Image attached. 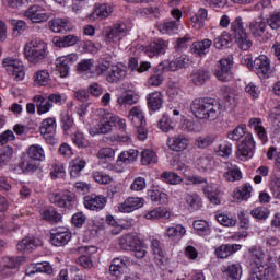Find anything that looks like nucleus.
Returning <instances> with one entry per match:
<instances>
[{
	"instance_id": "1",
	"label": "nucleus",
	"mask_w": 280,
	"mask_h": 280,
	"mask_svg": "<svg viewBox=\"0 0 280 280\" xmlns=\"http://www.w3.org/2000/svg\"><path fill=\"white\" fill-rule=\"evenodd\" d=\"M94 127L91 128L90 135H108L113 132V126L118 128L120 132H126L128 125L126 118L115 115L104 108H98L94 112Z\"/></svg>"
},
{
	"instance_id": "2",
	"label": "nucleus",
	"mask_w": 280,
	"mask_h": 280,
	"mask_svg": "<svg viewBox=\"0 0 280 280\" xmlns=\"http://www.w3.org/2000/svg\"><path fill=\"white\" fill-rule=\"evenodd\" d=\"M190 112L196 119L215 121L222 115V105L213 98H195L190 104Z\"/></svg>"
},
{
	"instance_id": "3",
	"label": "nucleus",
	"mask_w": 280,
	"mask_h": 280,
	"mask_svg": "<svg viewBox=\"0 0 280 280\" xmlns=\"http://www.w3.org/2000/svg\"><path fill=\"white\" fill-rule=\"evenodd\" d=\"M96 73L97 75H105V80L109 84H117V82H121L126 78V65L103 60L98 62Z\"/></svg>"
},
{
	"instance_id": "4",
	"label": "nucleus",
	"mask_w": 280,
	"mask_h": 280,
	"mask_svg": "<svg viewBox=\"0 0 280 280\" xmlns=\"http://www.w3.org/2000/svg\"><path fill=\"white\" fill-rule=\"evenodd\" d=\"M24 56L31 65H40V62H45L47 56H49L47 43L43 39L28 42L24 46Z\"/></svg>"
},
{
	"instance_id": "5",
	"label": "nucleus",
	"mask_w": 280,
	"mask_h": 280,
	"mask_svg": "<svg viewBox=\"0 0 280 280\" xmlns=\"http://www.w3.org/2000/svg\"><path fill=\"white\" fill-rule=\"evenodd\" d=\"M33 102L36 104L37 115H47V113L54 108V104L57 106H62V104L67 102V94L51 93L47 98L40 94H37L33 97Z\"/></svg>"
},
{
	"instance_id": "6",
	"label": "nucleus",
	"mask_w": 280,
	"mask_h": 280,
	"mask_svg": "<svg viewBox=\"0 0 280 280\" xmlns=\"http://www.w3.org/2000/svg\"><path fill=\"white\" fill-rule=\"evenodd\" d=\"M118 245L122 250H132L133 257L137 259H143L148 254V247L140 242L135 234H125L119 237Z\"/></svg>"
},
{
	"instance_id": "7",
	"label": "nucleus",
	"mask_w": 280,
	"mask_h": 280,
	"mask_svg": "<svg viewBox=\"0 0 280 280\" xmlns=\"http://www.w3.org/2000/svg\"><path fill=\"white\" fill-rule=\"evenodd\" d=\"M242 65H246L248 69H254L259 78H270L272 68L270 67V59L266 55H260L254 61L248 57L242 60Z\"/></svg>"
},
{
	"instance_id": "8",
	"label": "nucleus",
	"mask_w": 280,
	"mask_h": 280,
	"mask_svg": "<svg viewBox=\"0 0 280 280\" xmlns=\"http://www.w3.org/2000/svg\"><path fill=\"white\" fill-rule=\"evenodd\" d=\"M2 67L9 75H12L15 82H22L25 80V69L23 62L14 57H7L2 60Z\"/></svg>"
},
{
	"instance_id": "9",
	"label": "nucleus",
	"mask_w": 280,
	"mask_h": 280,
	"mask_svg": "<svg viewBox=\"0 0 280 280\" xmlns=\"http://www.w3.org/2000/svg\"><path fill=\"white\" fill-rule=\"evenodd\" d=\"M255 138L253 135H247L245 140H241L237 144L236 158L238 161H250L255 156Z\"/></svg>"
},
{
	"instance_id": "10",
	"label": "nucleus",
	"mask_w": 280,
	"mask_h": 280,
	"mask_svg": "<svg viewBox=\"0 0 280 280\" xmlns=\"http://www.w3.org/2000/svg\"><path fill=\"white\" fill-rule=\"evenodd\" d=\"M24 16L32 23H47V21H49V19L54 16V13L43 9V7L38 4H34V5H31L24 12Z\"/></svg>"
},
{
	"instance_id": "11",
	"label": "nucleus",
	"mask_w": 280,
	"mask_h": 280,
	"mask_svg": "<svg viewBox=\"0 0 280 280\" xmlns=\"http://www.w3.org/2000/svg\"><path fill=\"white\" fill-rule=\"evenodd\" d=\"M49 201L57 207L65 209L66 207H71L75 200V194L71 191L61 192L54 190L48 195Z\"/></svg>"
},
{
	"instance_id": "12",
	"label": "nucleus",
	"mask_w": 280,
	"mask_h": 280,
	"mask_svg": "<svg viewBox=\"0 0 280 280\" xmlns=\"http://www.w3.org/2000/svg\"><path fill=\"white\" fill-rule=\"evenodd\" d=\"M231 67H233V58L228 57L219 61V66L214 71L215 78L220 82H231L233 74L231 73Z\"/></svg>"
},
{
	"instance_id": "13",
	"label": "nucleus",
	"mask_w": 280,
	"mask_h": 280,
	"mask_svg": "<svg viewBox=\"0 0 280 280\" xmlns=\"http://www.w3.org/2000/svg\"><path fill=\"white\" fill-rule=\"evenodd\" d=\"M128 34V27L121 22L113 24L105 28V37L107 43H119L124 36Z\"/></svg>"
},
{
	"instance_id": "14",
	"label": "nucleus",
	"mask_w": 280,
	"mask_h": 280,
	"mask_svg": "<svg viewBox=\"0 0 280 280\" xmlns=\"http://www.w3.org/2000/svg\"><path fill=\"white\" fill-rule=\"evenodd\" d=\"M171 14L173 19H176V21H170L160 24L159 31L162 34H176L178 32V27H180V19H183V12L178 9H174Z\"/></svg>"
},
{
	"instance_id": "15",
	"label": "nucleus",
	"mask_w": 280,
	"mask_h": 280,
	"mask_svg": "<svg viewBox=\"0 0 280 280\" xmlns=\"http://www.w3.org/2000/svg\"><path fill=\"white\" fill-rule=\"evenodd\" d=\"M145 205V199L141 197H128L124 202L118 203L117 211L120 213H132Z\"/></svg>"
},
{
	"instance_id": "16",
	"label": "nucleus",
	"mask_w": 280,
	"mask_h": 280,
	"mask_svg": "<svg viewBox=\"0 0 280 280\" xmlns=\"http://www.w3.org/2000/svg\"><path fill=\"white\" fill-rule=\"evenodd\" d=\"M71 241V232L67 228L51 230L50 244L52 246H66Z\"/></svg>"
},
{
	"instance_id": "17",
	"label": "nucleus",
	"mask_w": 280,
	"mask_h": 280,
	"mask_svg": "<svg viewBox=\"0 0 280 280\" xmlns=\"http://www.w3.org/2000/svg\"><path fill=\"white\" fill-rule=\"evenodd\" d=\"M106 197L103 195H88L83 199L85 209H89L90 211H102V209L106 207Z\"/></svg>"
},
{
	"instance_id": "18",
	"label": "nucleus",
	"mask_w": 280,
	"mask_h": 280,
	"mask_svg": "<svg viewBox=\"0 0 280 280\" xmlns=\"http://www.w3.org/2000/svg\"><path fill=\"white\" fill-rule=\"evenodd\" d=\"M48 27L50 32H54V34H62L65 32H70V30L73 28L71 26V21H69V18H56L48 22Z\"/></svg>"
},
{
	"instance_id": "19",
	"label": "nucleus",
	"mask_w": 280,
	"mask_h": 280,
	"mask_svg": "<svg viewBox=\"0 0 280 280\" xmlns=\"http://www.w3.org/2000/svg\"><path fill=\"white\" fill-rule=\"evenodd\" d=\"M167 147L172 152H185L189 148V138L183 135L173 136L168 138Z\"/></svg>"
},
{
	"instance_id": "20",
	"label": "nucleus",
	"mask_w": 280,
	"mask_h": 280,
	"mask_svg": "<svg viewBox=\"0 0 280 280\" xmlns=\"http://www.w3.org/2000/svg\"><path fill=\"white\" fill-rule=\"evenodd\" d=\"M127 119L135 128H144L145 126V116L141 106L132 107L127 115Z\"/></svg>"
},
{
	"instance_id": "21",
	"label": "nucleus",
	"mask_w": 280,
	"mask_h": 280,
	"mask_svg": "<svg viewBox=\"0 0 280 280\" xmlns=\"http://www.w3.org/2000/svg\"><path fill=\"white\" fill-rule=\"evenodd\" d=\"M77 250L79 252V255H81V257H79V264L83 268H91L93 266V260H91V255H93L94 253H97V247L81 246L77 248Z\"/></svg>"
},
{
	"instance_id": "22",
	"label": "nucleus",
	"mask_w": 280,
	"mask_h": 280,
	"mask_svg": "<svg viewBox=\"0 0 280 280\" xmlns=\"http://www.w3.org/2000/svg\"><path fill=\"white\" fill-rule=\"evenodd\" d=\"M37 246H40V241L32 236H26L18 242L16 250L18 253L25 255V253H32V250H35Z\"/></svg>"
},
{
	"instance_id": "23",
	"label": "nucleus",
	"mask_w": 280,
	"mask_h": 280,
	"mask_svg": "<svg viewBox=\"0 0 280 280\" xmlns=\"http://www.w3.org/2000/svg\"><path fill=\"white\" fill-rule=\"evenodd\" d=\"M187 233V229L183 224H175L166 228L164 237H167L170 242H179Z\"/></svg>"
},
{
	"instance_id": "24",
	"label": "nucleus",
	"mask_w": 280,
	"mask_h": 280,
	"mask_svg": "<svg viewBox=\"0 0 280 280\" xmlns=\"http://www.w3.org/2000/svg\"><path fill=\"white\" fill-rule=\"evenodd\" d=\"M113 14V7L110 4H95L92 14H90L91 21H104Z\"/></svg>"
},
{
	"instance_id": "25",
	"label": "nucleus",
	"mask_w": 280,
	"mask_h": 280,
	"mask_svg": "<svg viewBox=\"0 0 280 280\" xmlns=\"http://www.w3.org/2000/svg\"><path fill=\"white\" fill-rule=\"evenodd\" d=\"M253 196V185L245 183L233 191V199L236 202H246Z\"/></svg>"
},
{
	"instance_id": "26",
	"label": "nucleus",
	"mask_w": 280,
	"mask_h": 280,
	"mask_svg": "<svg viewBox=\"0 0 280 280\" xmlns=\"http://www.w3.org/2000/svg\"><path fill=\"white\" fill-rule=\"evenodd\" d=\"M145 100L149 110L156 112L163 108V93L160 91L149 93Z\"/></svg>"
},
{
	"instance_id": "27",
	"label": "nucleus",
	"mask_w": 280,
	"mask_h": 280,
	"mask_svg": "<svg viewBox=\"0 0 280 280\" xmlns=\"http://www.w3.org/2000/svg\"><path fill=\"white\" fill-rule=\"evenodd\" d=\"M184 206L188 211H198L202 207V199L196 192H188L184 196Z\"/></svg>"
},
{
	"instance_id": "28",
	"label": "nucleus",
	"mask_w": 280,
	"mask_h": 280,
	"mask_svg": "<svg viewBox=\"0 0 280 280\" xmlns=\"http://www.w3.org/2000/svg\"><path fill=\"white\" fill-rule=\"evenodd\" d=\"M166 49L167 42L163 39H156L147 47L145 51L149 58H154V56H159V54H165Z\"/></svg>"
},
{
	"instance_id": "29",
	"label": "nucleus",
	"mask_w": 280,
	"mask_h": 280,
	"mask_svg": "<svg viewBox=\"0 0 280 280\" xmlns=\"http://www.w3.org/2000/svg\"><path fill=\"white\" fill-rule=\"evenodd\" d=\"M26 275H36V272H44L45 275H51L54 267L48 261L31 264L26 270Z\"/></svg>"
},
{
	"instance_id": "30",
	"label": "nucleus",
	"mask_w": 280,
	"mask_h": 280,
	"mask_svg": "<svg viewBox=\"0 0 280 280\" xmlns=\"http://www.w3.org/2000/svg\"><path fill=\"white\" fill-rule=\"evenodd\" d=\"M79 40H80V36L70 34V35H65L62 37H55L52 39V43L55 47L65 48V47H73L74 45H78Z\"/></svg>"
},
{
	"instance_id": "31",
	"label": "nucleus",
	"mask_w": 280,
	"mask_h": 280,
	"mask_svg": "<svg viewBox=\"0 0 280 280\" xmlns=\"http://www.w3.org/2000/svg\"><path fill=\"white\" fill-rule=\"evenodd\" d=\"M86 167V161L82 158H75L69 163V172L71 178H80L82 170Z\"/></svg>"
},
{
	"instance_id": "32",
	"label": "nucleus",
	"mask_w": 280,
	"mask_h": 280,
	"mask_svg": "<svg viewBox=\"0 0 280 280\" xmlns=\"http://www.w3.org/2000/svg\"><path fill=\"white\" fill-rule=\"evenodd\" d=\"M144 218L145 220H170L172 218V212L166 208H155L147 211Z\"/></svg>"
},
{
	"instance_id": "33",
	"label": "nucleus",
	"mask_w": 280,
	"mask_h": 280,
	"mask_svg": "<svg viewBox=\"0 0 280 280\" xmlns=\"http://www.w3.org/2000/svg\"><path fill=\"white\" fill-rule=\"evenodd\" d=\"M242 249V245L233 244V245H221L215 249V255L219 259H226V257H231L233 253H237V250Z\"/></svg>"
},
{
	"instance_id": "34",
	"label": "nucleus",
	"mask_w": 280,
	"mask_h": 280,
	"mask_svg": "<svg viewBox=\"0 0 280 280\" xmlns=\"http://www.w3.org/2000/svg\"><path fill=\"white\" fill-rule=\"evenodd\" d=\"M210 77L211 75L209 71L203 69H196L191 71L189 79L190 82L195 84V86H202V84H205V82H207V80H209Z\"/></svg>"
},
{
	"instance_id": "35",
	"label": "nucleus",
	"mask_w": 280,
	"mask_h": 280,
	"mask_svg": "<svg viewBox=\"0 0 280 280\" xmlns=\"http://www.w3.org/2000/svg\"><path fill=\"white\" fill-rule=\"evenodd\" d=\"M207 16H209L207 9L200 8L195 15L190 18V25L194 30H202V27H205Z\"/></svg>"
},
{
	"instance_id": "36",
	"label": "nucleus",
	"mask_w": 280,
	"mask_h": 280,
	"mask_svg": "<svg viewBox=\"0 0 280 280\" xmlns=\"http://www.w3.org/2000/svg\"><path fill=\"white\" fill-rule=\"evenodd\" d=\"M166 95L171 102H183L184 92L176 82L171 81L167 83Z\"/></svg>"
},
{
	"instance_id": "37",
	"label": "nucleus",
	"mask_w": 280,
	"mask_h": 280,
	"mask_svg": "<svg viewBox=\"0 0 280 280\" xmlns=\"http://www.w3.org/2000/svg\"><path fill=\"white\" fill-rule=\"evenodd\" d=\"M211 45H213L211 39L195 42L192 43V52L196 54V56H200L202 58V56H207V54H209Z\"/></svg>"
},
{
	"instance_id": "38",
	"label": "nucleus",
	"mask_w": 280,
	"mask_h": 280,
	"mask_svg": "<svg viewBox=\"0 0 280 280\" xmlns=\"http://www.w3.org/2000/svg\"><path fill=\"white\" fill-rule=\"evenodd\" d=\"M249 128H252V130H255L257 137L260 139V141H262V143L268 142V135L266 133L264 125H261V119L252 118L249 120Z\"/></svg>"
},
{
	"instance_id": "39",
	"label": "nucleus",
	"mask_w": 280,
	"mask_h": 280,
	"mask_svg": "<svg viewBox=\"0 0 280 280\" xmlns=\"http://www.w3.org/2000/svg\"><path fill=\"white\" fill-rule=\"evenodd\" d=\"M226 171L223 176L228 183H235L237 180H242V171L240 167L233 164H226Z\"/></svg>"
},
{
	"instance_id": "40",
	"label": "nucleus",
	"mask_w": 280,
	"mask_h": 280,
	"mask_svg": "<svg viewBox=\"0 0 280 280\" xmlns=\"http://www.w3.org/2000/svg\"><path fill=\"white\" fill-rule=\"evenodd\" d=\"M33 82L35 86H47L51 82L49 70H37L33 75Z\"/></svg>"
},
{
	"instance_id": "41",
	"label": "nucleus",
	"mask_w": 280,
	"mask_h": 280,
	"mask_svg": "<svg viewBox=\"0 0 280 280\" xmlns=\"http://www.w3.org/2000/svg\"><path fill=\"white\" fill-rule=\"evenodd\" d=\"M138 156H139V151L135 149L122 151L117 158L116 165H121V163H125V165L135 163Z\"/></svg>"
},
{
	"instance_id": "42",
	"label": "nucleus",
	"mask_w": 280,
	"mask_h": 280,
	"mask_svg": "<svg viewBox=\"0 0 280 280\" xmlns=\"http://www.w3.org/2000/svg\"><path fill=\"white\" fill-rule=\"evenodd\" d=\"M189 56L187 55H180L175 58V60L170 61L168 63V70L170 71H178L180 69H186V67H189Z\"/></svg>"
},
{
	"instance_id": "43",
	"label": "nucleus",
	"mask_w": 280,
	"mask_h": 280,
	"mask_svg": "<svg viewBox=\"0 0 280 280\" xmlns=\"http://www.w3.org/2000/svg\"><path fill=\"white\" fill-rule=\"evenodd\" d=\"M234 42L242 51H248L253 47V42L250 40V35L248 33H241L234 35Z\"/></svg>"
},
{
	"instance_id": "44",
	"label": "nucleus",
	"mask_w": 280,
	"mask_h": 280,
	"mask_svg": "<svg viewBox=\"0 0 280 280\" xmlns=\"http://www.w3.org/2000/svg\"><path fill=\"white\" fill-rule=\"evenodd\" d=\"M140 156L141 165H154L159 163V156L152 149H143Z\"/></svg>"
},
{
	"instance_id": "45",
	"label": "nucleus",
	"mask_w": 280,
	"mask_h": 280,
	"mask_svg": "<svg viewBox=\"0 0 280 280\" xmlns=\"http://www.w3.org/2000/svg\"><path fill=\"white\" fill-rule=\"evenodd\" d=\"M253 135L246 131V125H241L236 127L234 130L228 132V139L231 141H245L246 136Z\"/></svg>"
},
{
	"instance_id": "46",
	"label": "nucleus",
	"mask_w": 280,
	"mask_h": 280,
	"mask_svg": "<svg viewBox=\"0 0 280 280\" xmlns=\"http://www.w3.org/2000/svg\"><path fill=\"white\" fill-rule=\"evenodd\" d=\"M223 272L231 280L242 279V266L240 264H232L223 267Z\"/></svg>"
},
{
	"instance_id": "47",
	"label": "nucleus",
	"mask_w": 280,
	"mask_h": 280,
	"mask_svg": "<svg viewBox=\"0 0 280 280\" xmlns=\"http://www.w3.org/2000/svg\"><path fill=\"white\" fill-rule=\"evenodd\" d=\"M203 192L212 205H220V190H218V186L208 185L203 188Z\"/></svg>"
},
{
	"instance_id": "48",
	"label": "nucleus",
	"mask_w": 280,
	"mask_h": 280,
	"mask_svg": "<svg viewBox=\"0 0 280 280\" xmlns=\"http://www.w3.org/2000/svg\"><path fill=\"white\" fill-rule=\"evenodd\" d=\"M147 196L151 202H159L160 205L170 202V197L161 190H148Z\"/></svg>"
},
{
	"instance_id": "49",
	"label": "nucleus",
	"mask_w": 280,
	"mask_h": 280,
	"mask_svg": "<svg viewBox=\"0 0 280 280\" xmlns=\"http://www.w3.org/2000/svg\"><path fill=\"white\" fill-rule=\"evenodd\" d=\"M27 156L32 161H45V149L40 144H32L27 150Z\"/></svg>"
},
{
	"instance_id": "50",
	"label": "nucleus",
	"mask_w": 280,
	"mask_h": 280,
	"mask_svg": "<svg viewBox=\"0 0 280 280\" xmlns=\"http://www.w3.org/2000/svg\"><path fill=\"white\" fill-rule=\"evenodd\" d=\"M249 31L253 36H261L266 32V21L262 18H257L249 23Z\"/></svg>"
},
{
	"instance_id": "51",
	"label": "nucleus",
	"mask_w": 280,
	"mask_h": 280,
	"mask_svg": "<svg viewBox=\"0 0 280 280\" xmlns=\"http://www.w3.org/2000/svg\"><path fill=\"white\" fill-rule=\"evenodd\" d=\"M40 215L47 222H60L62 220V214L58 213L54 208H44L40 211Z\"/></svg>"
},
{
	"instance_id": "52",
	"label": "nucleus",
	"mask_w": 280,
	"mask_h": 280,
	"mask_svg": "<svg viewBox=\"0 0 280 280\" xmlns=\"http://www.w3.org/2000/svg\"><path fill=\"white\" fill-rule=\"evenodd\" d=\"M192 226L198 235H211V224L205 220H196Z\"/></svg>"
},
{
	"instance_id": "53",
	"label": "nucleus",
	"mask_w": 280,
	"mask_h": 280,
	"mask_svg": "<svg viewBox=\"0 0 280 280\" xmlns=\"http://www.w3.org/2000/svg\"><path fill=\"white\" fill-rule=\"evenodd\" d=\"M195 165L197 170H200L201 172H211V170H213V160L202 155L195 161Z\"/></svg>"
},
{
	"instance_id": "54",
	"label": "nucleus",
	"mask_w": 280,
	"mask_h": 280,
	"mask_svg": "<svg viewBox=\"0 0 280 280\" xmlns=\"http://www.w3.org/2000/svg\"><path fill=\"white\" fill-rule=\"evenodd\" d=\"M182 128L186 132H202V122L192 119H184Z\"/></svg>"
},
{
	"instance_id": "55",
	"label": "nucleus",
	"mask_w": 280,
	"mask_h": 280,
	"mask_svg": "<svg viewBox=\"0 0 280 280\" xmlns=\"http://www.w3.org/2000/svg\"><path fill=\"white\" fill-rule=\"evenodd\" d=\"M56 118L49 117L42 121L40 132L43 135H54L56 132Z\"/></svg>"
},
{
	"instance_id": "56",
	"label": "nucleus",
	"mask_w": 280,
	"mask_h": 280,
	"mask_svg": "<svg viewBox=\"0 0 280 280\" xmlns=\"http://www.w3.org/2000/svg\"><path fill=\"white\" fill-rule=\"evenodd\" d=\"M217 156H231L233 154V144L229 141L221 142L214 150Z\"/></svg>"
},
{
	"instance_id": "57",
	"label": "nucleus",
	"mask_w": 280,
	"mask_h": 280,
	"mask_svg": "<svg viewBox=\"0 0 280 280\" xmlns=\"http://www.w3.org/2000/svg\"><path fill=\"white\" fill-rule=\"evenodd\" d=\"M231 43V34L229 32H223L221 35L214 38L213 46L215 49H224L229 47Z\"/></svg>"
},
{
	"instance_id": "58",
	"label": "nucleus",
	"mask_w": 280,
	"mask_h": 280,
	"mask_svg": "<svg viewBox=\"0 0 280 280\" xmlns=\"http://www.w3.org/2000/svg\"><path fill=\"white\" fill-rule=\"evenodd\" d=\"M250 215L255 218V220H268V218H270V209L259 206L250 211Z\"/></svg>"
},
{
	"instance_id": "59",
	"label": "nucleus",
	"mask_w": 280,
	"mask_h": 280,
	"mask_svg": "<svg viewBox=\"0 0 280 280\" xmlns=\"http://www.w3.org/2000/svg\"><path fill=\"white\" fill-rule=\"evenodd\" d=\"M161 178L164 183H167V185H180V183H183V177L174 172H164Z\"/></svg>"
},
{
	"instance_id": "60",
	"label": "nucleus",
	"mask_w": 280,
	"mask_h": 280,
	"mask_svg": "<svg viewBox=\"0 0 280 280\" xmlns=\"http://www.w3.org/2000/svg\"><path fill=\"white\" fill-rule=\"evenodd\" d=\"M231 32L233 33V36L246 33V28L244 27V20L242 19V16H236L231 22Z\"/></svg>"
},
{
	"instance_id": "61",
	"label": "nucleus",
	"mask_w": 280,
	"mask_h": 280,
	"mask_svg": "<svg viewBox=\"0 0 280 280\" xmlns=\"http://www.w3.org/2000/svg\"><path fill=\"white\" fill-rule=\"evenodd\" d=\"M158 128H160L162 132H170V130H174V120H172L168 115L164 114L158 122Z\"/></svg>"
},
{
	"instance_id": "62",
	"label": "nucleus",
	"mask_w": 280,
	"mask_h": 280,
	"mask_svg": "<svg viewBox=\"0 0 280 280\" xmlns=\"http://www.w3.org/2000/svg\"><path fill=\"white\" fill-rule=\"evenodd\" d=\"M245 93H247L252 100H259V96L261 95V89H259V85L249 82L245 85Z\"/></svg>"
},
{
	"instance_id": "63",
	"label": "nucleus",
	"mask_w": 280,
	"mask_h": 280,
	"mask_svg": "<svg viewBox=\"0 0 280 280\" xmlns=\"http://www.w3.org/2000/svg\"><path fill=\"white\" fill-rule=\"evenodd\" d=\"M72 141L75 144L77 148H89V145H91V143L89 142V140L84 137V133L77 131L73 137H72Z\"/></svg>"
},
{
	"instance_id": "64",
	"label": "nucleus",
	"mask_w": 280,
	"mask_h": 280,
	"mask_svg": "<svg viewBox=\"0 0 280 280\" xmlns=\"http://www.w3.org/2000/svg\"><path fill=\"white\" fill-rule=\"evenodd\" d=\"M267 23L272 30H280V11L271 13Z\"/></svg>"
}]
</instances>
